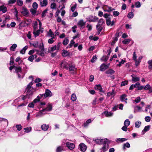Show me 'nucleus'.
<instances>
[{
    "label": "nucleus",
    "instance_id": "1",
    "mask_svg": "<svg viewBox=\"0 0 152 152\" xmlns=\"http://www.w3.org/2000/svg\"><path fill=\"white\" fill-rule=\"evenodd\" d=\"M16 72L18 74L19 78H23L24 76V74L21 72V68L19 67L14 66Z\"/></svg>",
    "mask_w": 152,
    "mask_h": 152
},
{
    "label": "nucleus",
    "instance_id": "2",
    "mask_svg": "<svg viewBox=\"0 0 152 152\" xmlns=\"http://www.w3.org/2000/svg\"><path fill=\"white\" fill-rule=\"evenodd\" d=\"M20 12L24 16H28L29 15V12L27 9L25 7H23L20 9Z\"/></svg>",
    "mask_w": 152,
    "mask_h": 152
},
{
    "label": "nucleus",
    "instance_id": "3",
    "mask_svg": "<svg viewBox=\"0 0 152 152\" xmlns=\"http://www.w3.org/2000/svg\"><path fill=\"white\" fill-rule=\"evenodd\" d=\"M39 48L41 50L40 52L37 50H36L35 51L37 52V54H38L39 55L41 56H44V46L43 43L42 44V45H40Z\"/></svg>",
    "mask_w": 152,
    "mask_h": 152
},
{
    "label": "nucleus",
    "instance_id": "4",
    "mask_svg": "<svg viewBox=\"0 0 152 152\" xmlns=\"http://www.w3.org/2000/svg\"><path fill=\"white\" fill-rule=\"evenodd\" d=\"M36 89L35 88H32L30 90L27 91L26 96L29 98H30L33 95L34 93L35 92Z\"/></svg>",
    "mask_w": 152,
    "mask_h": 152
},
{
    "label": "nucleus",
    "instance_id": "5",
    "mask_svg": "<svg viewBox=\"0 0 152 152\" xmlns=\"http://www.w3.org/2000/svg\"><path fill=\"white\" fill-rule=\"evenodd\" d=\"M86 22H85L82 19L80 20L78 22L77 25L80 27V29H83L85 27Z\"/></svg>",
    "mask_w": 152,
    "mask_h": 152
},
{
    "label": "nucleus",
    "instance_id": "6",
    "mask_svg": "<svg viewBox=\"0 0 152 152\" xmlns=\"http://www.w3.org/2000/svg\"><path fill=\"white\" fill-rule=\"evenodd\" d=\"M98 19L97 17L94 16H90L88 18V20L89 22H96L98 20Z\"/></svg>",
    "mask_w": 152,
    "mask_h": 152
},
{
    "label": "nucleus",
    "instance_id": "7",
    "mask_svg": "<svg viewBox=\"0 0 152 152\" xmlns=\"http://www.w3.org/2000/svg\"><path fill=\"white\" fill-rule=\"evenodd\" d=\"M52 95V93L51 91L48 89H46L45 92V93L44 94V97L45 98H46L47 97H50Z\"/></svg>",
    "mask_w": 152,
    "mask_h": 152
},
{
    "label": "nucleus",
    "instance_id": "8",
    "mask_svg": "<svg viewBox=\"0 0 152 152\" xmlns=\"http://www.w3.org/2000/svg\"><path fill=\"white\" fill-rule=\"evenodd\" d=\"M40 32L42 33L43 30L39 29L38 30H34L33 33L35 37H36L39 35Z\"/></svg>",
    "mask_w": 152,
    "mask_h": 152
},
{
    "label": "nucleus",
    "instance_id": "9",
    "mask_svg": "<svg viewBox=\"0 0 152 152\" xmlns=\"http://www.w3.org/2000/svg\"><path fill=\"white\" fill-rule=\"evenodd\" d=\"M107 139H96L95 140H94L97 144H103L104 142H106V140Z\"/></svg>",
    "mask_w": 152,
    "mask_h": 152
},
{
    "label": "nucleus",
    "instance_id": "10",
    "mask_svg": "<svg viewBox=\"0 0 152 152\" xmlns=\"http://www.w3.org/2000/svg\"><path fill=\"white\" fill-rule=\"evenodd\" d=\"M2 122H4L3 126H7L8 124V121L7 119L3 118H0V124L2 123Z\"/></svg>",
    "mask_w": 152,
    "mask_h": 152
},
{
    "label": "nucleus",
    "instance_id": "11",
    "mask_svg": "<svg viewBox=\"0 0 152 152\" xmlns=\"http://www.w3.org/2000/svg\"><path fill=\"white\" fill-rule=\"evenodd\" d=\"M45 109H43L39 111V112L36 114V117H39L45 115L46 113L43 112H45Z\"/></svg>",
    "mask_w": 152,
    "mask_h": 152
},
{
    "label": "nucleus",
    "instance_id": "12",
    "mask_svg": "<svg viewBox=\"0 0 152 152\" xmlns=\"http://www.w3.org/2000/svg\"><path fill=\"white\" fill-rule=\"evenodd\" d=\"M103 146L100 150H102L103 152H105L106 151L108 148V145L107 144L106 142H104Z\"/></svg>",
    "mask_w": 152,
    "mask_h": 152
},
{
    "label": "nucleus",
    "instance_id": "13",
    "mask_svg": "<svg viewBox=\"0 0 152 152\" xmlns=\"http://www.w3.org/2000/svg\"><path fill=\"white\" fill-rule=\"evenodd\" d=\"M79 147L80 150L83 152L85 151L86 150V146L83 143H81L80 144Z\"/></svg>",
    "mask_w": 152,
    "mask_h": 152
},
{
    "label": "nucleus",
    "instance_id": "14",
    "mask_svg": "<svg viewBox=\"0 0 152 152\" xmlns=\"http://www.w3.org/2000/svg\"><path fill=\"white\" fill-rule=\"evenodd\" d=\"M66 147L70 150L73 149L75 147V145L73 143L70 142H66Z\"/></svg>",
    "mask_w": 152,
    "mask_h": 152
},
{
    "label": "nucleus",
    "instance_id": "15",
    "mask_svg": "<svg viewBox=\"0 0 152 152\" xmlns=\"http://www.w3.org/2000/svg\"><path fill=\"white\" fill-rule=\"evenodd\" d=\"M115 93L114 90L113 89L111 92H110L107 93V96L108 97L112 98L115 96Z\"/></svg>",
    "mask_w": 152,
    "mask_h": 152
},
{
    "label": "nucleus",
    "instance_id": "16",
    "mask_svg": "<svg viewBox=\"0 0 152 152\" xmlns=\"http://www.w3.org/2000/svg\"><path fill=\"white\" fill-rule=\"evenodd\" d=\"M127 96L125 94H123L120 97V100L122 102H125L126 103H127V102L126 101L127 100Z\"/></svg>",
    "mask_w": 152,
    "mask_h": 152
},
{
    "label": "nucleus",
    "instance_id": "17",
    "mask_svg": "<svg viewBox=\"0 0 152 152\" xmlns=\"http://www.w3.org/2000/svg\"><path fill=\"white\" fill-rule=\"evenodd\" d=\"M55 50H56V51H58V50H57L56 46V45H54L52 47H50L48 49V52L49 53H51V52H53Z\"/></svg>",
    "mask_w": 152,
    "mask_h": 152
},
{
    "label": "nucleus",
    "instance_id": "18",
    "mask_svg": "<svg viewBox=\"0 0 152 152\" xmlns=\"http://www.w3.org/2000/svg\"><path fill=\"white\" fill-rule=\"evenodd\" d=\"M131 76L132 78V81L134 82L138 81L140 80V78L137 77L134 74L132 75Z\"/></svg>",
    "mask_w": 152,
    "mask_h": 152
},
{
    "label": "nucleus",
    "instance_id": "19",
    "mask_svg": "<svg viewBox=\"0 0 152 152\" xmlns=\"http://www.w3.org/2000/svg\"><path fill=\"white\" fill-rule=\"evenodd\" d=\"M94 88L96 90H98L101 92H103L102 91V86L100 84L96 85Z\"/></svg>",
    "mask_w": 152,
    "mask_h": 152
},
{
    "label": "nucleus",
    "instance_id": "20",
    "mask_svg": "<svg viewBox=\"0 0 152 152\" xmlns=\"http://www.w3.org/2000/svg\"><path fill=\"white\" fill-rule=\"evenodd\" d=\"M108 66H106V65L103 64H102L100 66V71H103L105 70L106 69L108 68Z\"/></svg>",
    "mask_w": 152,
    "mask_h": 152
},
{
    "label": "nucleus",
    "instance_id": "21",
    "mask_svg": "<svg viewBox=\"0 0 152 152\" xmlns=\"http://www.w3.org/2000/svg\"><path fill=\"white\" fill-rule=\"evenodd\" d=\"M115 72L114 70L112 69H110L107 70L105 72V73L107 74L112 75L115 73Z\"/></svg>",
    "mask_w": 152,
    "mask_h": 152
},
{
    "label": "nucleus",
    "instance_id": "22",
    "mask_svg": "<svg viewBox=\"0 0 152 152\" xmlns=\"http://www.w3.org/2000/svg\"><path fill=\"white\" fill-rule=\"evenodd\" d=\"M49 128V126L46 124H43L41 126V128L44 131H47Z\"/></svg>",
    "mask_w": 152,
    "mask_h": 152
},
{
    "label": "nucleus",
    "instance_id": "23",
    "mask_svg": "<svg viewBox=\"0 0 152 152\" xmlns=\"http://www.w3.org/2000/svg\"><path fill=\"white\" fill-rule=\"evenodd\" d=\"M96 28L97 30L98 31V34H100V32L102 31L103 28L102 26L97 24L96 25Z\"/></svg>",
    "mask_w": 152,
    "mask_h": 152
},
{
    "label": "nucleus",
    "instance_id": "24",
    "mask_svg": "<svg viewBox=\"0 0 152 152\" xmlns=\"http://www.w3.org/2000/svg\"><path fill=\"white\" fill-rule=\"evenodd\" d=\"M40 4L42 7L45 6L48 4L47 0H41Z\"/></svg>",
    "mask_w": 152,
    "mask_h": 152
},
{
    "label": "nucleus",
    "instance_id": "25",
    "mask_svg": "<svg viewBox=\"0 0 152 152\" xmlns=\"http://www.w3.org/2000/svg\"><path fill=\"white\" fill-rule=\"evenodd\" d=\"M104 113L107 117H111L113 115V113L111 112H108L107 111H105Z\"/></svg>",
    "mask_w": 152,
    "mask_h": 152
},
{
    "label": "nucleus",
    "instance_id": "26",
    "mask_svg": "<svg viewBox=\"0 0 152 152\" xmlns=\"http://www.w3.org/2000/svg\"><path fill=\"white\" fill-rule=\"evenodd\" d=\"M17 47V45L16 44H13L10 48V51H14L15 50Z\"/></svg>",
    "mask_w": 152,
    "mask_h": 152
},
{
    "label": "nucleus",
    "instance_id": "27",
    "mask_svg": "<svg viewBox=\"0 0 152 152\" xmlns=\"http://www.w3.org/2000/svg\"><path fill=\"white\" fill-rule=\"evenodd\" d=\"M44 109H45V111H50L52 109V106L51 104H48L47 107Z\"/></svg>",
    "mask_w": 152,
    "mask_h": 152
},
{
    "label": "nucleus",
    "instance_id": "28",
    "mask_svg": "<svg viewBox=\"0 0 152 152\" xmlns=\"http://www.w3.org/2000/svg\"><path fill=\"white\" fill-rule=\"evenodd\" d=\"M7 10V8L6 7L4 6H0V11H2L3 13H5Z\"/></svg>",
    "mask_w": 152,
    "mask_h": 152
},
{
    "label": "nucleus",
    "instance_id": "29",
    "mask_svg": "<svg viewBox=\"0 0 152 152\" xmlns=\"http://www.w3.org/2000/svg\"><path fill=\"white\" fill-rule=\"evenodd\" d=\"M61 67L65 68H67L68 67L67 63L65 61H62L61 64Z\"/></svg>",
    "mask_w": 152,
    "mask_h": 152
},
{
    "label": "nucleus",
    "instance_id": "30",
    "mask_svg": "<svg viewBox=\"0 0 152 152\" xmlns=\"http://www.w3.org/2000/svg\"><path fill=\"white\" fill-rule=\"evenodd\" d=\"M27 25V24L26 23V22L24 21H22L19 24L20 27H24L26 26Z\"/></svg>",
    "mask_w": 152,
    "mask_h": 152
},
{
    "label": "nucleus",
    "instance_id": "31",
    "mask_svg": "<svg viewBox=\"0 0 152 152\" xmlns=\"http://www.w3.org/2000/svg\"><path fill=\"white\" fill-rule=\"evenodd\" d=\"M28 46H26L24 47L20 51V53L21 54H25L26 51L27 49Z\"/></svg>",
    "mask_w": 152,
    "mask_h": 152
},
{
    "label": "nucleus",
    "instance_id": "32",
    "mask_svg": "<svg viewBox=\"0 0 152 152\" xmlns=\"http://www.w3.org/2000/svg\"><path fill=\"white\" fill-rule=\"evenodd\" d=\"M92 121V120L91 119H88L87 120L86 122H85L83 124V126L84 127H86L88 126V124L91 123Z\"/></svg>",
    "mask_w": 152,
    "mask_h": 152
},
{
    "label": "nucleus",
    "instance_id": "33",
    "mask_svg": "<svg viewBox=\"0 0 152 152\" xmlns=\"http://www.w3.org/2000/svg\"><path fill=\"white\" fill-rule=\"evenodd\" d=\"M114 10L113 9H112V7H109L108 6H106L104 10L105 11L108 12H110L112 10Z\"/></svg>",
    "mask_w": 152,
    "mask_h": 152
},
{
    "label": "nucleus",
    "instance_id": "34",
    "mask_svg": "<svg viewBox=\"0 0 152 152\" xmlns=\"http://www.w3.org/2000/svg\"><path fill=\"white\" fill-rule=\"evenodd\" d=\"M62 56L64 57H66L69 54V53L67 51L64 50H63Z\"/></svg>",
    "mask_w": 152,
    "mask_h": 152
},
{
    "label": "nucleus",
    "instance_id": "35",
    "mask_svg": "<svg viewBox=\"0 0 152 152\" xmlns=\"http://www.w3.org/2000/svg\"><path fill=\"white\" fill-rule=\"evenodd\" d=\"M130 123L129 120L127 119L125 120L124 123V126H129Z\"/></svg>",
    "mask_w": 152,
    "mask_h": 152
},
{
    "label": "nucleus",
    "instance_id": "36",
    "mask_svg": "<svg viewBox=\"0 0 152 152\" xmlns=\"http://www.w3.org/2000/svg\"><path fill=\"white\" fill-rule=\"evenodd\" d=\"M33 84L32 81L30 82L29 84L27 86L26 90L27 91L28 90H30L31 89H32V88H31V86Z\"/></svg>",
    "mask_w": 152,
    "mask_h": 152
},
{
    "label": "nucleus",
    "instance_id": "37",
    "mask_svg": "<svg viewBox=\"0 0 152 152\" xmlns=\"http://www.w3.org/2000/svg\"><path fill=\"white\" fill-rule=\"evenodd\" d=\"M106 22L107 26H111V21L110 18H109L108 19H107Z\"/></svg>",
    "mask_w": 152,
    "mask_h": 152
},
{
    "label": "nucleus",
    "instance_id": "38",
    "mask_svg": "<svg viewBox=\"0 0 152 152\" xmlns=\"http://www.w3.org/2000/svg\"><path fill=\"white\" fill-rule=\"evenodd\" d=\"M141 122L140 121H137L135 123V127L136 128H138L140 126L141 124Z\"/></svg>",
    "mask_w": 152,
    "mask_h": 152
},
{
    "label": "nucleus",
    "instance_id": "39",
    "mask_svg": "<svg viewBox=\"0 0 152 152\" xmlns=\"http://www.w3.org/2000/svg\"><path fill=\"white\" fill-rule=\"evenodd\" d=\"M130 41L131 40L129 39H126L123 41L122 42L124 44H128L130 42Z\"/></svg>",
    "mask_w": 152,
    "mask_h": 152
},
{
    "label": "nucleus",
    "instance_id": "40",
    "mask_svg": "<svg viewBox=\"0 0 152 152\" xmlns=\"http://www.w3.org/2000/svg\"><path fill=\"white\" fill-rule=\"evenodd\" d=\"M150 127V125H148L145 126L144 129L142 131V132H146L149 130Z\"/></svg>",
    "mask_w": 152,
    "mask_h": 152
},
{
    "label": "nucleus",
    "instance_id": "41",
    "mask_svg": "<svg viewBox=\"0 0 152 152\" xmlns=\"http://www.w3.org/2000/svg\"><path fill=\"white\" fill-rule=\"evenodd\" d=\"M71 99L73 102L75 101L76 100L77 97L75 94H72Z\"/></svg>",
    "mask_w": 152,
    "mask_h": 152
},
{
    "label": "nucleus",
    "instance_id": "42",
    "mask_svg": "<svg viewBox=\"0 0 152 152\" xmlns=\"http://www.w3.org/2000/svg\"><path fill=\"white\" fill-rule=\"evenodd\" d=\"M48 35L50 36L51 37L53 38H54V34H53V32L51 31V29H50L49 32L48 33Z\"/></svg>",
    "mask_w": 152,
    "mask_h": 152
},
{
    "label": "nucleus",
    "instance_id": "43",
    "mask_svg": "<svg viewBox=\"0 0 152 152\" xmlns=\"http://www.w3.org/2000/svg\"><path fill=\"white\" fill-rule=\"evenodd\" d=\"M32 45L35 48H38L39 47L40 45H39V43L37 41L34 42L32 44Z\"/></svg>",
    "mask_w": 152,
    "mask_h": 152
},
{
    "label": "nucleus",
    "instance_id": "44",
    "mask_svg": "<svg viewBox=\"0 0 152 152\" xmlns=\"http://www.w3.org/2000/svg\"><path fill=\"white\" fill-rule=\"evenodd\" d=\"M34 30H37L38 28V23L37 21H35L33 25Z\"/></svg>",
    "mask_w": 152,
    "mask_h": 152
},
{
    "label": "nucleus",
    "instance_id": "45",
    "mask_svg": "<svg viewBox=\"0 0 152 152\" xmlns=\"http://www.w3.org/2000/svg\"><path fill=\"white\" fill-rule=\"evenodd\" d=\"M135 111L137 112H140L142 111V107L139 106H137L135 107Z\"/></svg>",
    "mask_w": 152,
    "mask_h": 152
},
{
    "label": "nucleus",
    "instance_id": "46",
    "mask_svg": "<svg viewBox=\"0 0 152 152\" xmlns=\"http://www.w3.org/2000/svg\"><path fill=\"white\" fill-rule=\"evenodd\" d=\"M75 43V42L73 40H72L70 42V44L67 46L68 48H71L74 44Z\"/></svg>",
    "mask_w": 152,
    "mask_h": 152
},
{
    "label": "nucleus",
    "instance_id": "47",
    "mask_svg": "<svg viewBox=\"0 0 152 152\" xmlns=\"http://www.w3.org/2000/svg\"><path fill=\"white\" fill-rule=\"evenodd\" d=\"M148 63L149 64V66H148V68L149 69H152V60H150L148 61Z\"/></svg>",
    "mask_w": 152,
    "mask_h": 152
},
{
    "label": "nucleus",
    "instance_id": "48",
    "mask_svg": "<svg viewBox=\"0 0 152 152\" xmlns=\"http://www.w3.org/2000/svg\"><path fill=\"white\" fill-rule=\"evenodd\" d=\"M40 98L39 96H38L35 99L33 102L34 103H37V102H39V101L40 100Z\"/></svg>",
    "mask_w": 152,
    "mask_h": 152
},
{
    "label": "nucleus",
    "instance_id": "49",
    "mask_svg": "<svg viewBox=\"0 0 152 152\" xmlns=\"http://www.w3.org/2000/svg\"><path fill=\"white\" fill-rule=\"evenodd\" d=\"M104 23V22L103 19L102 18L99 20L97 24L102 26Z\"/></svg>",
    "mask_w": 152,
    "mask_h": 152
},
{
    "label": "nucleus",
    "instance_id": "50",
    "mask_svg": "<svg viewBox=\"0 0 152 152\" xmlns=\"http://www.w3.org/2000/svg\"><path fill=\"white\" fill-rule=\"evenodd\" d=\"M69 42V40L68 39H65L63 42V44L64 45H66Z\"/></svg>",
    "mask_w": 152,
    "mask_h": 152
},
{
    "label": "nucleus",
    "instance_id": "51",
    "mask_svg": "<svg viewBox=\"0 0 152 152\" xmlns=\"http://www.w3.org/2000/svg\"><path fill=\"white\" fill-rule=\"evenodd\" d=\"M77 4H75L74 6L70 8V10L72 12H74L77 7Z\"/></svg>",
    "mask_w": 152,
    "mask_h": 152
},
{
    "label": "nucleus",
    "instance_id": "52",
    "mask_svg": "<svg viewBox=\"0 0 152 152\" xmlns=\"http://www.w3.org/2000/svg\"><path fill=\"white\" fill-rule=\"evenodd\" d=\"M24 129L25 130V132L26 133H28L31 131V127H29L25 128Z\"/></svg>",
    "mask_w": 152,
    "mask_h": 152
},
{
    "label": "nucleus",
    "instance_id": "53",
    "mask_svg": "<svg viewBox=\"0 0 152 152\" xmlns=\"http://www.w3.org/2000/svg\"><path fill=\"white\" fill-rule=\"evenodd\" d=\"M134 16V14L132 12H130L127 15V17L129 18H132Z\"/></svg>",
    "mask_w": 152,
    "mask_h": 152
},
{
    "label": "nucleus",
    "instance_id": "54",
    "mask_svg": "<svg viewBox=\"0 0 152 152\" xmlns=\"http://www.w3.org/2000/svg\"><path fill=\"white\" fill-rule=\"evenodd\" d=\"M126 61L125 60H122L120 62H119V64H117V66H120L121 64H124Z\"/></svg>",
    "mask_w": 152,
    "mask_h": 152
},
{
    "label": "nucleus",
    "instance_id": "55",
    "mask_svg": "<svg viewBox=\"0 0 152 152\" xmlns=\"http://www.w3.org/2000/svg\"><path fill=\"white\" fill-rule=\"evenodd\" d=\"M17 3L18 5L21 6L23 4L22 0H17Z\"/></svg>",
    "mask_w": 152,
    "mask_h": 152
},
{
    "label": "nucleus",
    "instance_id": "56",
    "mask_svg": "<svg viewBox=\"0 0 152 152\" xmlns=\"http://www.w3.org/2000/svg\"><path fill=\"white\" fill-rule=\"evenodd\" d=\"M141 58H140V57L137 60H136V61H135V64L136 66H137L139 65L140 62V60Z\"/></svg>",
    "mask_w": 152,
    "mask_h": 152
},
{
    "label": "nucleus",
    "instance_id": "57",
    "mask_svg": "<svg viewBox=\"0 0 152 152\" xmlns=\"http://www.w3.org/2000/svg\"><path fill=\"white\" fill-rule=\"evenodd\" d=\"M63 150V148L62 147H58L56 149V152H61Z\"/></svg>",
    "mask_w": 152,
    "mask_h": 152
},
{
    "label": "nucleus",
    "instance_id": "58",
    "mask_svg": "<svg viewBox=\"0 0 152 152\" xmlns=\"http://www.w3.org/2000/svg\"><path fill=\"white\" fill-rule=\"evenodd\" d=\"M125 147L127 148H129L130 147V145L129 142H126L124 145V149L125 148Z\"/></svg>",
    "mask_w": 152,
    "mask_h": 152
},
{
    "label": "nucleus",
    "instance_id": "59",
    "mask_svg": "<svg viewBox=\"0 0 152 152\" xmlns=\"http://www.w3.org/2000/svg\"><path fill=\"white\" fill-rule=\"evenodd\" d=\"M33 7L35 9H36L38 7V4L36 2H34L32 4Z\"/></svg>",
    "mask_w": 152,
    "mask_h": 152
},
{
    "label": "nucleus",
    "instance_id": "60",
    "mask_svg": "<svg viewBox=\"0 0 152 152\" xmlns=\"http://www.w3.org/2000/svg\"><path fill=\"white\" fill-rule=\"evenodd\" d=\"M34 59V55H31L28 58V60L31 62H32Z\"/></svg>",
    "mask_w": 152,
    "mask_h": 152
},
{
    "label": "nucleus",
    "instance_id": "61",
    "mask_svg": "<svg viewBox=\"0 0 152 152\" xmlns=\"http://www.w3.org/2000/svg\"><path fill=\"white\" fill-rule=\"evenodd\" d=\"M97 59V58L96 56H93L91 60V61L92 63H94L96 61Z\"/></svg>",
    "mask_w": 152,
    "mask_h": 152
},
{
    "label": "nucleus",
    "instance_id": "62",
    "mask_svg": "<svg viewBox=\"0 0 152 152\" xmlns=\"http://www.w3.org/2000/svg\"><path fill=\"white\" fill-rule=\"evenodd\" d=\"M108 58H109L108 56H104L101 58V59L104 61H106L108 60Z\"/></svg>",
    "mask_w": 152,
    "mask_h": 152
},
{
    "label": "nucleus",
    "instance_id": "63",
    "mask_svg": "<svg viewBox=\"0 0 152 152\" xmlns=\"http://www.w3.org/2000/svg\"><path fill=\"white\" fill-rule=\"evenodd\" d=\"M50 7L52 9L56 8V4L55 3H52L50 5Z\"/></svg>",
    "mask_w": 152,
    "mask_h": 152
},
{
    "label": "nucleus",
    "instance_id": "64",
    "mask_svg": "<svg viewBox=\"0 0 152 152\" xmlns=\"http://www.w3.org/2000/svg\"><path fill=\"white\" fill-rule=\"evenodd\" d=\"M16 127L17 129V130L18 131H20L22 128V126L20 124L17 125Z\"/></svg>",
    "mask_w": 152,
    "mask_h": 152
}]
</instances>
